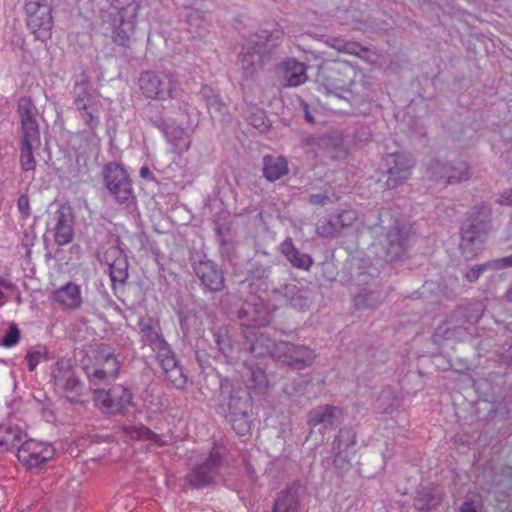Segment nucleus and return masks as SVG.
I'll use <instances>...</instances> for the list:
<instances>
[{"mask_svg": "<svg viewBox=\"0 0 512 512\" xmlns=\"http://www.w3.org/2000/svg\"><path fill=\"white\" fill-rule=\"evenodd\" d=\"M356 444V432L350 428H342L333 441V451H343Z\"/></svg>", "mask_w": 512, "mask_h": 512, "instance_id": "58836bf2", "label": "nucleus"}, {"mask_svg": "<svg viewBox=\"0 0 512 512\" xmlns=\"http://www.w3.org/2000/svg\"><path fill=\"white\" fill-rule=\"evenodd\" d=\"M387 167L386 174L388 176L385 187L393 189L406 182L412 174L415 167V160L409 154L403 152H395L387 154L384 158Z\"/></svg>", "mask_w": 512, "mask_h": 512, "instance_id": "4468645a", "label": "nucleus"}, {"mask_svg": "<svg viewBox=\"0 0 512 512\" xmlns=\"http://www.w3.org/2000/svg\"><path fill=\"white\" fill-rule=\"evenodd\" d=\"M471 177L470 169L467 163L459 162L456 165H451L450 172L448 173L447 184L459 183L466 181Z\"/></svg>", "mask_w": 512, "mask_h": 512, "instance_id": "a18cd8bd", "label": "nucleus"}, {"mask_svg": "<svg viewBox=\"0 0 512 512\" xmlns=\"http://www.w3.org/2000/svg\"><path fill=\"white\" fill-rule=\"evenodd\" d=\"M490 270H501L512 267V255L493 259L487 262Z\"/></svg>", "mask_w": 512, "mask_h": 512, "instance_id": "680f3d73", "label": "nucleus"}, {"mask_svg": "<svg viewBox=\"0 0 512 512\" xmlns=\"http://www.w3.org/2000/svg\"><path fill=\"white\" fill-rule=\"evenodd\" d=\"M483 508V501L480 495H474L471 498L466 499L460 509L459 512H481Z\"/></svg>", "mask_w": 512, "mask_h": 512, "instance_id": "13d9d810", "label": "nucleus"}, {"mask_svg": "<svg viewBox=\"0 0 512 512\" xmlns=\"http://www.w3.org/2000/svg\"><path fill=\"white\" fill-rule=\"evenodd\" d=\"M492 209L481 203L468 212L461 226V250L466 259L475 257L492 229Z\"/></svg>", "mask_w": 512, "mask_h": 512, "instance_id": "7ed1b4c3", "label": "nucleus"}, {"mask_svg": "<svg viewBox=\"0 0 512 512\" xmlns=\"http://www.w3.org/2000/svg\"><path fill=\"white\" fill-rule=\"evenodd\" d=\"M127 432L131 435V437H135L143 440H151L157 443L159 446L166 445L165 441H162L160 436L153 432L151 429L145 426H130L127 428Z\"/></svg>", "mask_w": 512, "mask_h": 512, "instance_id": "c03bdc74", "label": "nucleus"}, {"mask_svg": "<svg viewBox=\"0 0 512 512\" xmlns=\"http://www.w3.org/2000/svg\"><path fill=\"white\" fill-rule=\"evenodd\" d=\"M384 299L385 295L378 286H369L361 289L354 297V305L357 309H376Z\"/></svg>", "mask_w": 512, "mask_h": 512, "instance_id": "cd10ccee", "label": "nucleus"}, {"mask_svg": "<svg viewBox=\"0 0 512 512\" xmlns=\"http://www.w3.org/2000/svg\"><path fill=\"white\" fill-rule=\"evenodd\" d=\"M165 376L171 382V384L178 389L183 388L187 382V378L184 375L180 365L167 372Z\"/></svg>", "mask_w": 512, "mask_h": 512, "instance_id": "4d7b16f0", "label": "nucleus"}, {"mask_svg": "<svg viewBox=\"0 0 512 512\" xmlns=\"http://www.w3.org/2000/svg\"><path fill=\"white\" fill-rule=\"evenodd\" d=\"M274 358L294 370H303L312 365L316 354L308 346L280 341L275 346Z\"/></svg>", "mask_w": 512, "mask_h": 512, "instance_id": "ddd939ff", "label": "nucleus"}, {"mask_svg": "<svg viewBox=\"0 0 512 512\" xmlns=\"http://www.w3.org/2000/svg\"><path fill=\"white\" fill-rule=\"evenodd\" d=\"M273 294L275 299L282 300L284 305L293 309L305 311L310 308V291L307 287L289 283L273 289Z\"/></svg>", "mask_w": 512, "mask_h": 512, "instance_id": "dca6fc26", "label": "nucleus"}, {"mask_svg": "<svg viewBox=\"0 0 512 512\" xmlns=\"http://www.w3.org/2000/svg\"><path fill=\"white\" fill-rule=\"evenodd\" d=\"M299 500L297 489L290 486L281 491L276 498L272 512H298Z\"/></svg>", "mask_w": 512, "mask_h": 512, "instance_id": "2f4dec72", "label": "nucleus"}, {"mask_svg": "<svg viewBox=\"0 0 512 512\" xmlns=\"http://www.w3.org/2000/svg\"><path fill=\"white\" fill-rule=\"evenodd\" d=\"M283 38V31L261 30L256 34L255 39L249 40L247 45L242 47L239 55L238 65L245 79H252L261 65L262 56L270 53L276 48Z\"/></svg>", "mask_w": 512, "mask_h": 512, "instance_id": "20e7f679", "label": "nucleus"}, {"mask_svg": "<svg viewBox=\"0 0 512 512\" xmlns=\"http://www.w3.org/2000/svg\"><path fill=\"white\" fill-rule=\"evenodd\" d=\"M54 226L52 228L54 242L58 246L68 245L74 238L75 216L68 205H60L54 213Z\"/></svg>", "mask_w": 512, "mask_h": 512, "instance_id": "2eb2a0df", "label": "nucleus"}, {"mask_svg": "<svg viewBox=\"0 0 512 512\" xmlns=\"http://www.w3.org/2000/svg\"><path fill=\"white\" fill-rule=\"evenodd\" d=\"M194 272L202 285L210 292H218L224 288L225 278L223 271L213 261H199L194 265Z\"/></svg>", "mask_w": 512, "mask_h": 512, "instance_id": "a211bd4d", "label": "nucleus"}, {"mask_svg": "<svg viewBox=\"0 0 512 512\" xmlns=\"http://www.w3.org/2000/svg\"><path fill=\"white\" fill-rule=\"evenodd\" d=\"M344 52L347 54L359 56L361 52H367V49H365L357 42L345 41Z\"/></svg>", "mask_w": 512, "mask_h": 512, "instance_id": "0e129e2a", "label": "nucleus"}, {"mask_svg": "<svg viewBox=\"0 0 512 512\" xmlns=\"http://www.w3.org/2000/svg\"><path fill=\"white\" fill-rule=\"evenodd\" d=\"M54 447L45 442L27 439L17 448V459L30 472H37L53 458Z\"/></svg>", "mask_w": 512, "mask_h": 512, "instance_id": "f8f14e48", "label": "nucleus"}, {"mask_svg": "<svg viewBox=\"0 0 512 512\" xmlns=\"http://www.w3.org/2000/svg\"><path fill=\"white\" fill-rule=\"evenodd\" d=\"M145 119L154 127L159 130H163L169 121L165 120L159 109L154 105H149L145 109Z\"/></svg>", "mask_w": 512, "mask_h": 512, "instance_id": "3c124183", "label": "nucleus"}, {"mask_svg": "<svg viewBox=\"0 0 512 512\" xmlns=\"http://www.w3.org/2000/svg\"><path fill=\"white\" fill-rule=\"evenodd\" d=\"M51 299L57 303L61 309L69 311L78 310L83 303L81 288L74 282H68L53 291Z\"/></svg>", "mask_w": 512, "mask_h": 512, "instance_id": "6ab92c4d", "label": "nucleus"}, {"mask_svg": "<svg viewBox=\"0 0 512 512\" xmlns=\"http://www.w3.org/2000/svg\"><path fill=\"white\" fill-rule=\"evenodd\" d=\"M17 208L19 212L22 214L23 218H28L31 215L30 201L28 195L22 194L19 196L17 200Z\"/></svg>", "mask_w": 512, "mask_h": 512, "instance_id": "e2e57ef3", "label": "nucleus"}, {"mask_svg": "<svg viewBox=\"0 0 512 512\" xmlns=\"http://www.w3.org/2000/svg\"><path fill=\"white\" fill-rule=\"evenodd\" d=\"M108 10L103 21L111 28L112 41L122 47H129L138 24L140 0H107Z\"/></svg>", "mask_w": 512, "mask_h": 512, "instance_id": "f03ea898", "label": "nucleus"}, {"mask_svg": "<svg viewBox=\"0 0 512 512\" xmlns=\"http://www.w3.org/2000/svg\"><path fill=\"white\" fill-rule=\"evenodd\" d=\"M339 219L341 221L342 227H349L356 220V214L353 211H342L339 213Z\"/></svg>", "mask_w": 512, "mask_h": 512, "instance_id": "69168bd1", "label": "nucleus"}, {"mask_svg": "<svg viewBox=\"0 0 512 512\" xmlns=\"http://www.w3.org/2000/svg\"><path fill=\"white\" fill-rule=\"evenodd\" d=\"M101 176L104 187L116 203L127 207L135 204L136 196L132 180L121 163H105L101 170Z\"/></svg>", "mask_w": 512, "mask_h": 512, "instance_id": "0eeeda50", "label": "nucleus"}, {"mask_svg": "<svg viewBox=\"0 0 512 512\" xmlns=\"http://www.w3.org/2000/svg\"><path fill=\"white\" fill-rule=\"evenodd\" d=\"M138 326L143 340L150 345L154 351L168 344L161 334L158 323L151 317L141 318L138 322Z\"/></svg>", "mask_w": 512, "mask_h": 512, "instance_id": "5701e85b", "label": "nucleus"}, {"mask_svg": "<svg viewBox=\"0 0 512 512\" xmlns=\"http://www.w3.org/2000/svg\"><path fill=\"white\" fill-rule=\"evenodd\" d=\"M206 105L212 115L222 116L228 112L226 104L218 95H215L212 99H210Z\"/></svg>", "mask_w": 512, "mask_h": 512, "instance_id": "bf43d9fd", "label": "nucleus"}, {"mask_svg": "<svg viewBox=\"0 0 512 512\" xmlns=\"http://www.w3.org/2000/svg\"><path fill=\"white\" fill-rule=\"evenodd\" d=\"M238 318L244 328H257L268 323V316L262 305L245 302L238 310Z\"/></svg>", "mask_w": 512, "mask_h": 512, "instance_id": "412c9836", "label": "nucleus"}, {"mask_svg": "<svg viewBox=\"0 0 512 512\" xmlns=\"http://www.w3.org/2000/svg\"><path fill=\"white\" fill-rule=\"evenodd\" d=\"M227 419L231 423L233 430L240 436H245L251 429V414H227Z\"/></svg>", "mask_w": 512, "mask_h": 512, "instance_id": "ea45409f", "label": "nucleus"}, {"mask_svg": "<svg viewBox=\"0 0 512 512\" xmlns=\"http://www.w3.org/2000/svg\"><path fill=\"white\" fill-rule=\"evenodd\" d=\"M139 87L146 98L164 101L178 95V83L170 72L144 71Z\"/></svg>", "mask_w": 512, "mask_h": 512, "instance_id": "6e6552de", "label": "nucleus"}, {"mask_svg": "<svg viewBox=\"0 0 512 512\" xmlns=\"http://www.w3.org/2000/svg\"><path fill=\"white\" fill-rule=\"evenodd\" d=\"M470 333L465 327L462 326H450L449 323H443L439 325L434 332V341L439 342L441 340H454V341H465L469 337Z\"/></svg>", "mask_w": 512, "mask_h": 512, "instance_id": "c9c22d12", "label": "nucleus"}, {"mask_svg": "<svg viewBox=\"0 0 512 512\" xmlns=\"http://www.w3.org/2000/svg\"><path fill=\"white\" fill-rule=\"evenodd\" d=\"M316 232L322 238H335L339 236L338 228L332 222V216L320 219L316 224Z\"/></svg>", "mask_w": 512, "mask_h": 512, "instance_id": "8fccbe9b", "label": "nucleus"}, {"mask_svg": "<svg viewBox=\"0 0 512 512\" xmlns=\"http://www.w3.org/2000/svg\"><path fill=\"white\" fill-rule=\"evenodd\" d=\"M73 93L76 109H84L85 107L98 104L96 90L92 88L88 77L84 73L81 75V80L75 83Z\"/></svg>", "mask_w": 512, "mask_h": 512, "instance_id": "4be33fe9", "label": "nucleus"}, {"mask_svg": "<svg viewBox=\"0 0 512 512\" xmlns=\"http://www.w3.org/2000/svg\"><path fill=\"white\" fill-rule=\"evenodd\" d=\"M105 258L109 265V274L113 286L116 283L124 284L129 275V264L126 256L118 248L111 247L106 251Z\"/></svg>", "mask_w": 512, "mask_h": 512, "instance_id": "aec40b11", "label": "nucleus"}, {"mask_svg": "<svg viewBox=\"0 0 512 512\" xmlns=\"http://www.w3.org/2000/svg\"><path fill=\"white\" fill-rule=\"evenodd\" d=\"M156 353H157V360L159 361L164 374H166L167 372H169L170 370L174 369L176 366L179 365L169 344L156 350Z\"/></svg>", "mask_w": 512, "mask_h": 512, "instance_id": "79ce46f5", "label": "nucleus"}, {"mask_svg": "<svg viewBox=\"0 0 512 512\" xmlns=\"http://www.w3.org/2000/svg\"><path fill=\"white\" fill-rule=\"evenodd\" d=\"M20 340V330L15 323L9 325L4 337L0 341V345L10 348L15 346Z\"/></svg>", "mask_w": 512, "mask_h": 512, "instance_id": "6e6d98bb", "label": "nucleus"}, {"mask_svg": "<svg viewBox=\"0 0 512 512\" xmlns=\"http://www.w3.org/2000/svg\"><path fill=\"white\" fill-rule=\"evenodd\" d=\"M270 274L271 266L269 264H264L258 260H254L250 263L247 269L246 280L250 283L265 281L269 278Z\"/></svg>", "mask_w": 512, "mask_h": 512, "instance_id": "4c0bfd02", "label": "nucleus"}, {"mask_svg": "<svg viewBox=\"0 0 512 512\" xmlns=\"http://www.w3.org/2000/svg\"><path fill=\"white\" fill-rule=\"evenodd\" d=\"M77 110L80 113L81 119L88 126L90 131H94L99 126L100 118L98 104Z\"/></svg>", "mask_w": 512, "mask_h": 512, "instance_id": "49530a36", "label": "nucleus"}, {"mask_svg": "<svg viewBox=\"0 0 512 512\" xmlns=\"http://www.w3.org/2000/svg\"><path fill=\"white\" fill-rule=\"evenodd\" d=\"M93 390V401L95 405L104 413L110 414V405L112 397V388L104 390L99 388H91Z\"/></svg>", "mask_w": 512, "mask_h": 512, "instance_id": "de8ad7c7", "label": "nucleus"}, {"mask_svg": "<svg viewBox=\"0 0 512 512\" xmlns=\"http://www.w3.org/2000/svg\"><path fill=\"white\" fill-rule=\"evenodd\" d=\"M162 132L167 141L174 146L178 153L181 154L189 150L191 139L186 130L181 126L169 121Z\"/></svg>", "mask_w": 512, "mask_h": 512, "instance_id": "a878e982", "label": "nucleus"}, {"mask_svg": "<svg viewBox=\"0 0 512 512\" xmlns=\"http://www.w3.org/2000/svg\"><path fill=\"white\" fill-rule=\"evenodd\" d=\"M24 437L26 435L19 427L0 425V453L16 447Z\"/></svg>", "mask_w": 512, "mask_h": 512, "instance_id": "72a5a7b5", "label": "nucleus"}, {"mask_svg": "<svg viewBox=\"0 0 512 512\" xmlns=\"http://www.w3.org/2000/svg\"><path fill=\"white\" fill-rule=\"evenodd\" d=\"M214 342L218 351L226 358V359H235L237 358V349L235 346V342L233 339L232 330L228 326H220L218 327L214 333Z\"/></svg>", "mask_w": 512, "mask_h": 512, "instance_id": "bb28decb", "label": "nucleus"}, {"mask_svg": "<svg viewBox=\"0 0 512 512\" xmlns=\"http://www.w3.org/2000/svg\"><path fill=\"white\" fill-rule=\"evenodd\" d=\"M411 226L404 218H396L381 242L386 261L401 259L408 248Z\"/></svg>", "mask_w": 512, "mask_h": 512, "instance_id": "9b49d317", "label": "nucleus"}, {"mask_svg": "<svg viewBox=\"0 0 512 512\" xmlns=\"http://www.w3.org/2000/svg\"><path fill=\"white\" fill-rule=\"evenodd\" d=\"M441 499L436 495L426 493L414 499V507L421 511H428L439 505Z\"/></svg>", "mask_w": 512, "mask_h": 512, "instance_id": "603ef678", "label": "nucleus"}, {"mask_svg": "<svg viewBox=\"0 0 512 512\" xmlns=\"http://www.w3.org/2000/svg\"><path fill=\"white\" fill-rule=\"evenodd\" d=\"M288 174V163L282 156L266 155L263 157V175L274 182Z\"/></svg>", "mask_w": 512, "mask_h": 512, "instance_id": "c756f323", "label": "nucleus"}, {"mask_svg": "<svg viewBox=\"0 0 512 512\" xmlns=\"http://www.w3.org/2000/svg\"><path fill=\"white\" fill-rule=\"evenodd\" d=\"M248 122L260 132H267L270 128L269 120L266 117L264 110L254 108L251 114L247 117Z\"/></svg>", "mask_w": 512, "mask_h": 512, "instance_id": "09e8293b", "label": "nucleus"}, {"mask_svg": "<svg viewBox=\"0 0 512 512\" xmlns=\"http://www.w3.org/2000/svg\"><path fill=\"white\" fill-rule=\"evenodd\" d=\"M248 388L255 389L257 392L262 393L267 387V379L264 371L261 368L248 369Z\"/></svg>", "mask_w": 512, "mask_h": 512, "instance_id": "37998d69", "label": "nucleus"}, {"mask_svg": "<svg viewBox=\"0 0 512 512\" xmlns=\"http://www.w3.org/2000/svg\"><path fill=\"white\" fill-rule=\"evenodd\" d=\"M341 410L338 407L323 405L313 408L308 414L307 424L311 427L318 425L333 426L339 421Z\"/></svg>", "mask_w": 512, "mask_h": 512, "instance_id": "b1692460", "label": "nucleus"}, {"mask_svg": "<svg viewBox=\"0 0 512 512\" xmlns=\"http://www.w3.org/2000/svg\"><path fill=\"white\" fill-rule=\"evenodd\" d=\"M244 349L254 357H264L271 354L274 357V350L277 343L259 331L257 328L242 329Z\"/></svg>", "mask_w": 512, "mask_h": 512, "instance_id": "f3484780", "label": "nucleus"}, {"mask_svg": "<svg viewBox=\"0 0 512 512\" xmlns=\"http://www.w3.org/2000/svg\"><path fill=\"white\" fill-rule=\"evenodd\" d=\"M97 353L99 359L103 360V364L100 367L104 371L102 374H106L111 380L114 379L118 375L120 363L114 356L111 348L101 344L98 346Z\"/></svg>", "mask_w": 512, "mask_h": 512, "instance_id": "e433bc0d", "label": "nucleus"}, {"mask_svg": "<svg viewBox=\"0 0 512 512\" xmlns=\"http://www.w3.org/2000/svg\"><path fill=\"white\" fill-rule=\"evenodd\" d=\"M225 449L213 446L209 454L195 463L185 475V483L192 489L214 485L226 464Z\"/></svg>", "mask_w": 512, "mask_h": 512, "instance_id": "423d86ee", "label": "nucleus"}, {"mask_svg": "<svg viewBox=\"0 0 512 512\" xmlns=\"http://www.w3.org/2000/svg\"><path fill=\"white\" fill-rule=\"evenodd\" d=\"M55 387L66 394L71 403H81L83 384L78 378L70 359H59L52 370Z\"/></svg>", "mask_w": 512, "mask_h": 512, "instance_id": "9d476101", "label": "nucleus"}, {"mask_svg": "<svg viewBox=\"0 0 512 512\" xmlns=\"http://www.w3.org/2000/svg\"><path fill=\"white\" fill-rule=\"evenodd\" d=\"M284 79L287 86L296 87L305 83L307 79L306 66L294 59L284 63Z\"/></svg>", "mask_w": 512, "mask_h": 512, "instance_id": "473e14b6", "label": "nucleus"}, {"mask_svg": "<svg viewBox=\"0 0 512 512\" xmlns=\"http://www.w3.org/2000/svg\"><path fill=\"white\" fill-rule=\"evenodd\" d=\"M111 395L110 414H124L127 406L132 402L131 391L122 385H117L112 388Z\"/></svg>", "mask_w": 512, "mask_h": 512, "instance_id": "f704fd0d", "label": "nucleus"}, {"mask_svg": "<svg viewBox=\"0 0 512 512\" xmlns=\"http://www.w3.org/2000/svg\"><path fill=\"white\" fill-rule=\"evenodd\" d=\"M188 31L194 38H205L209 32V21L206 13L200 9L189 7L186 13Z\"/></svg>", "mask_w": 512, "mask_h": 512, "instance_id": "c85d7f7f", "label": "nucleus"}, {"mask_svg": "<svg viewBox=\"0 0 512 512\" xmlns=\"http://www.w3.org/2000/svg\"><path fill=\"white\" fill-rule=\"evenodd\" d=\"M334 453V460L333 463L337 469H345L347 466H349V462L341 455L342 451H333Z\"/></svg>", "mask_w": 512, "mask_h": 512, "instance_id": "338daca9", "label": "nucleus"}, {"mask_svg": "<svg viewBox=\"0 0 512 512\" xmlns=\"http://www.w3.org/2000/svg\"><path fill=\"white\" fill-rule=\"evenodd\" d=\"M500 205L511 206L512 205V189H506L497 200Z\"/></svg>", "mask_w": 512, "mask_h": 512, "instance_id": "774afa93", "label": "nucleus"}, {"mask_svg": "<svg viewBox=\"0 0 512 512\" xmlns=\"http://www.w3.org/2000/svg\"><path fill=\"white\" fill-rule=\"evenodd\" d=\"M490 270L488 263L476 264L471 267H467L463 270V276L465 280L469 283L476 282L480 276Z\"/></svg>", "mask_w": 512, "mask_h": 512, "instance_id": "864d4df0", "label": "nucleus"}, {"mask_svg": "<svg viewBox=\"0 0 512 512\" xmlns=\"http://www.w3.org/2000/svg\"><path fill=\"white\" fill-rule=\"evenodd\" d=\"M27 26L36 39L45 41L53 27V0H25Z\"/></svg>", "mask_w": 512, "mask_h": 512, "instance_id": "1a4fd4ad", "label": "nucleus"}, {"mask_svg": "<svg viewBox=\"0 0 512 512\" xmlns=\"http://www.w3.org/2000/svg\"><path fill=\"white\" fill-rule=\"evenodd\" d=\"M282 253L295 268L308 270L313 264L310 255L300 252L293 244L291 238H287L281 245Z\"/></svg>", "mask_w": 512, "mask_h": 512, "instance_id": "7c9ffc66", "label": "nucleus"}, {"mask_svg": "<svg viewBox=\"0 0 512 512\" xmlns=\"http://www.w3.org/2000/svg\"><path fill=\"white\" fill-rule=\"evenodd\" d=\"M450 169V163L443 162L439 159H433L430 161L427 167V173L429 174V177L434 181H441L444 179L447 181Z\"/></svg>", "mask_w": 512, "mask_h": 512, "instance_id": "a19ab883", "label": "nucleus"}, {"mask_svg": "<svg viewBox=\"0 0 512 512\" xmlns=\"http://www.w3.org/2000/svg\"><path fill=\"white\" fill-rule=\"evenodd\" d=\"M18 113L22 127V138L20 142L21 165L26 171L33 170L36 161L33 151L40 147V130L36 120L37 109L28 98H21L18 103Z\"/></svg>", "mask_w": 512, "mask_h": 512, "instance_id": "39448f33", "label": "nucleus"}, {"mask_svg": "<svg viewBox=\"0 0 512 512\" xmlns=\"http://www.w3.org/2000/svg\"><path fill=\"white\" fill-rule=\"evenodd\" d=\"M252 414V398L247 388L232 387L228 401V414Z\"/></svg>", "mask_w": 512, "mask_h": 512, "instance_id": "393cba45", "label": "nucleus"}, {"mask_svg": "<svg viewBox=\"0 0 512 512\" xmlns=\"http://www.w3.org/2000/svg\"><path fill=\"white\" fill-rule=\"evenodd\" d=\"M355 71L346 62L335 61L322 65L317 73L316 81L322 85L328 94H335L345 99L353 106H358L368 99L367 94H360L359 87L363 84L355 83Z\"/></svg>", "mask_w": 512, "mask_h": 512, "instance_id": "f257e3e1", "label": "nucleus"}, {"mask_svg": "<svg viewBox=\"0 0 512 512\" xmlns=\"http://www.w3.org/2000/svg\"><path fill=\"white\" fill-rule=\"evenodd\" d=\"M85 372L92 386H98L111 380L106 374H102L104 371L100 367L86 366Z\"/></svg>", "mask_w": 512, "mask_h": 512, "instance_id": "5fc2aeb1", "label": "nucleus"}, {"mask_svg": "<svg viewBox=\"0 0 512 512\" xmlns=\"http://www.w3.org/2000/svg\"><path fill=\"white\" fill-rule=\"evenodd\" d=\"M43 354L44 351L41 347L28 351L25 359L27 361L28 368L30 371H33L36 368L41 358L43 357Z\"/></svg>", "mask_w": 512, "mask_h": 512, "instance_id": "052dcab7", "label": "nucleus"}]
</instances>
